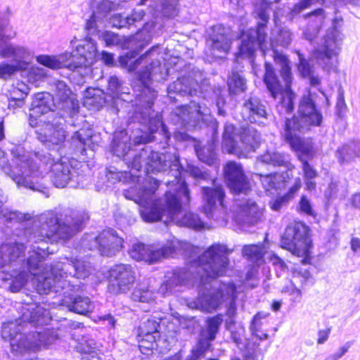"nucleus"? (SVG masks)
<instances>
[{
	"label": "nucleus",
	"mask_w": 360,
	"mask_h": 360,
	"mask_svg": "<svg viewBox=\"0 0 360 360\" xmlns=\"http://www.w3.org/2000/svg\"><path fill=\"white\" fill-rule=\"evenodd\" d=\"M158 49V46H153L135 60H133L132 53H127L119 60L120 65L127 68L129 72L136 70L140 65L143 67L137 76L138 82L142 87L136 96L134 118L137 122L148 125L150 134L144 133L135 137V143H147L154 141L167 143L169 139V133L161 117L152 110L158 94L149 86V83L152 81L160 82L165 80L169 75V69L158 60H152L147 65L148 60L155 56Z\"/></svg>",
	"instance_id": "obj_1"
},
{
	"label": "nucleus",
	"mask_w": 360,
	"mask_h": 360,
	"mask_svg": "<svg viewBox=\"0 0 360 360\" xmlns=\"http://www.w3.org/2000/svg\"><path fill=\"white\" fill-rule=\"evenodd\" d=\"M12 155L13 166H11L5 153L0 148V167L18 186L41 192L49 197L46 188L41 182L48 170L53 184L57 188L79 181L77 172L65 155L56 161L54 154L37 152L34 154V158L20 148L12 150Z\"/></svg>",
	"instance_id": "obj_2"
},
{
	"label": "nucleus",
	"mask_w": 360,
	"mask_h": 360,
	"mask_svg": "<svg viewBox=\"0 0 360 360\" xmlns=\"http://www.w3.org/2000/svg\"><path fill=\"white\" fill-rule=\"evenodd\" d=\"M181 174V167H180ZM166 181L168 186L174 187L172 191L165 193V207H160L159 200L156 198L155 191L159 186V182L150 176L143 179L142 184L138 177L139 183L134 187L123 192L127 199L131 200L141 206L140 214L142 219L147 222L159 221L163 215H167L171 220L180 226H186L195 230L204 227V223L199 217L193 213H186L179 217L181 213V204L190 201L189 191L186 183L181 179V175L177 178Z\"/></svg>",
	"instance_id": "obj_3"
},
{
	"label": "nucleus",
	"mask_w": 360,
	"mask_h": 360,
	"mask_svg": "<svg viewBox=\"0 0 360 360\" xmlns=\"http://www.w3.org/2000/svg\"><path fill=\"white\" fill-rule=\"evenodd\" d=\"M198 250V248L188 243L174 240L161 249L136 243L133 245L129 255L136 261L153 264L162 257H172L174 254H184L193 262V265L197 266L196 273L202 283L207 282L208 278L222 276L226 273L229 263L228 255L232 250H229L224 245L214 244L195 259Z\"/></svg>",
	"instance_id": "obj_4"
},
{
	"label": "nucleus",
	"mask_w": 360,
	"mask_h": 360,
	"mask_svg": "<svg viewBox=\"0 0 360 360\" xmlns=\"http://www.w3.org/2000/svg\"><path fill=\"white\" fill-rule=\"evenodd\" d=\"M322 115L317 110L309 96H304L300 101L298 115L285 118L282 137L302 164L304 179H315L316 170L309 163L314 156V143L310 139L302 138L300 134L308 131L310 127L320 126Z\"/></svg>",
	"instance_id": "obj_5"
},
{
	"label": "nucleus",
	"mask_w": 360,
	"mask_h": 360,
	"mask_svg": "<svg viewBox=\"0 0 360 360\" xmlns=\"http://www.w3.org/2000/svg\"><path fill=\"white\" fill-rule=\"evenodd\" d=\"M131 149L130 137L125 131L116 132L112 142L114 155L123 158L129 167L136 171L144 168V172L150 173L167 172V175L175 179L180 175L179 158L172 153H159L149 147L143 148L139 153L134 154L132 160L127 158Z\"/></svg>",
	"instance_id": "obj_6"
},
{
	"label": "nucleus",
	"mask_w": 360,
	"mask_h": 360,
	"mask_svg": "<svg viewBox=\"0 0 360 360\" xmlns=\"http://www.w3.org/2000/svg\"><path fill=\"white\" fill-rule=\"evenodd\" d=\"M45 312L43 308L38 305H26L22 307L20 320L3 324L1 337L10 342L12 350L20 353L28 351L37 352L54 342L56 336L53 332L49 329L32 332L27 335L20 332L22 328V323L42 324Z\"/></svg>",
	"instance_id": "obj_7"
},
{
	"label": "nucleus",
	"mask_w": 360,
	"mask_h": 360,
	"mask_svg": "<svg viewBox=\"0 0 360 360\" xmlns=\"http://www.w3.org/2000/svg\"><path fill=\"white\" fill-rule=\"evenodd\" d=\"M224 172L228 186L237 196L235 198L238 209L236 220L240 224H254L261 217L262 210L254 200L245 198L251 188L242 166L236 162L229 161L224 166Z\"/></svg>",
	"instance_id": "obj_8"
},
{
	"label": "nucleus",
	"mask_w": 360,
	"mask_h": 360,
	"mask_svg": "<svg viewBox=\"0 0 360 360\" xmlns=\"http://www.w3.org/2000/svg\"><path fill=\"white\" fill-rule=\"evenodd\" d=\"M271 49L275 63L281 67V76L284 85L281 84L272 65L268 63H265L264 82L274 98H276L278 95L281 96V101L276 106L278 112L281 115L290 113L294 110L295 94L291 89L292 76L289 60L286 56L278 52L275 48Z\"/></svg>",
	"instance_id": "obj_9"
},
{
	"label": "nucleus",
	"mask_w": 360,
	"mask_h": 360,
	"mask_svg": "<svg viewBox=\"0 0 360 360\" xmlns=\"http://www.w3.org/2000/svg\"><path fill=\"white\" fill-rule=\"evenodd\" d=\"M96 43L91 38H86L79 44L73 53L65 52L58 56L40 55L37 61L53 70L68 68L73 71L87 68L91 65L97 56Z\"/></svg>",
	"instance_id": "obj_10"
},
{
	"label": "nucleus",
	"mask_w": 360,
	"mask_h": 360,
	"mask_svg": "<svg viewBox=\"0 0 360 360\" xmlns=\"http://www.w3.org/2000/svg\"><path fill=\"white\" fill-rule=\"evenodd\" d=\"M281 0H261L262 10L258 12V16L261 20L257 22V29H250L243 33L241 43L236 53V58H252L257 49H259L263 54H266L268 45L266 41L267 34L265 32L266 24L269 19V14L266 9L273 3L279 2Z\"/></svg>",
	"instance_id": "obj_11"
},
{
	"label": "nucleus",
	"mask_w": 360,
	"mask_h": 360,
	"mask_svg": "<svg viewBox=\"0 0 360 360\" xmlns=\"http://www.w3.org/2000/svg\"><path fill=\"white\" fill-rule=\"evenodd\" d=\"M168 96L176 101L173 94L179 96H198L208 100L212 98L217 94L215 90L210 86L208 79L204 74L198 70L193 71L188 76L178 78L167 88Z\"/></svg>",
	"instance_id": "obj_12"
},
{
	"label": "nucleus",
	"mask_w": 360,
	"mask_h": 360,
	"mask_svg": "<svg viewBox=\"0 0 360 360\" xmlns=\"http://www.w3.org/2000/svg\"><path fill=\"white\" fill-rule=\"evenodd\" d=\"M237 297L236 288L233 282H221L214 287L212 292L199 294L198 298L188 304L191 308L198 309L202 311L210 312L217 309L224 302L230 306L227 314L232 317L236 311L235 300Z\"/></svg>",
	"instance_id": "obj_13"
},
{
	"label": "nucleus",
	"mask_w": 360,
	"mask_h": 360,
	"mask_svg": "<svg viewBox=\"0 0 360 360\" xmlns=\"http://www.w3.org/2000/svg\"><path fill=\"white\" fill-rule=\"evenodd\" d=\"M39 222L41 224L40 236L46 237L48 240L54 235L67 239L72 237L82 229L83 218L77 215L66 216L60 222L54 212H48L40 216Z\"/></svg>",
	"instance_id": "obj_14"
},
{
	"label": "nucleus",
	"mask_w": 360,
	"mask_h": 360,
	"mask_svg": "<svg viewBox=\"0 0 360 360\" xmlns=\"http://www.w3.org/2000/svg\"><path fill=\"white\" fill-rule=\"evenodd\" d=\"M342 41L341 33L332 27L327 30L321 44L314 51V57L323 70L329 72L336 69Z\"/></svg>",
	"instance_id": "obj_15"
},
{
	"label": "nucleus",
	"mask_w": 360,
	"mask_h": 360,
	"mask_svg": "<svg viewBox=\"0 0 360 360\" xmlns=\"http://www.w3.org/2000/svg\"><path fill=\"white\" fill-rule=\"evenodd\" d=\"M308 232V227L302 222L288 225L281 239V247L297 257L306 255L309 248Z\"/></svg>",
	"instance_id": "obj_16"
},
{
	"label": "nucleus",
	"mask_w": 360,
	"mask_h": 360,
	"mask_svg": "<svg viewBox=\"0 0 360 360\" xmlns=\"http://www.w3.org/2000/svg\"><path fill=\"white\" fill-rule=\"evenodd\" d=\"M175 116L187 129L200 127L201 122L206 124L215 123V120L211 115V111L207 105L195 101H192L188 105L176 108Z\"/></svg>",
	"instance_id": "obj_17"
},
{
	"label": "nucleus",
	"mask_w": 360,
	"mask_h": 360,
	"mask_svg": "<svg viewBox=\"0 0 360 360\" xmlns=\"http://www.w3.org/2000/svg\"><path fill=\"white\" fill-rule=\"evenodd\" d=\"M53 264L46 266L39 265L35 274L29 270L31 274L37 276L36 290L39 294H49L54 292L63 295V292L67 288L73 287L70 280L61 278L60 275L55 276L53 273Z\"/></svg>",
	"instance_id": "obj_18"
},
{
	"label": "nucleus",
	"mask_w": 360,
	"mask_h": 360,
	"mask_svg": "<svg viewBox=\"0 0 360 360\" xmlns=\"http://www.w3.org/2000/svg\"><path fill=\"white\" fill-rule=\"evenodd\" d=\"M224 191L221 186L203 187V211L208 218L213 219L220 225L226 223L227 218L224 207Z\"/></svg>",
	"instance_id": "obj_19"
},
{
	"label": "nucleus",
	"mask_w": 360,
	"mask_h": 360,
	"mask_svg": "<svg viewBox=\"0 0 360 360\" xmlns=\"http://www.w3.org/2000/svg\"><path fill=\"white\" fill-rule=\"evenodd\" d=\"M41 128L37 130L38 139L43 143L53 153H58L60 156L66 155L63 146L66 134L62 123L53 120L51 123H41Z\"/></svg>",
	"instance_id": "obj_20"
},
{
	"label": "nucleus",
	"mask_w": 360,
	"mask_h": 360,
	"mask_svg": "<svg viewBox=\"0 0 360 360\" xmlns=\"http://www.w3.org/2000/svg\"><path fill=\"white\" fill-rule=\"evenodd\" d=\"M231 36L229 28L221 25H214L206 41L205 54L207 57L222 58L231 48Z\"/></svg>",
	"instance_id": "obj_21"
},
{
	"label": "nucleus",
	"mask_w": 360,
	"mask_h": 360,
	"mask_svg": "<svg viewBox=\"0 0 360 360\" xmlns=\"http://www.w3.org/2000/svg\"><path fill=\"white\" fill-rule=\"evenodd\" d=\"M89 242L90 250L97 248L101 255L111 257L120 252L122 248L123 239L120 237L115 231L109 229L102 231L98 236L92 237L82 241V245L86 246Z\"/></svg>",
	"instance_id": "obj_22"
},
{
	"label": "nucleus",
	"mask_w": 360,
	"mask_h": 360,
	"mask_svg": "<svg viewBox=\"0 0 360 360\" xmlns=\"http://www.w3.org/2000/svg\"><path fill=\"white\" fill-rule=\"evenodd\" d=\"M15 35L16 32L9 25L8 19L0 13V42L10 40ZM0 56L2 58H11L15 61H21L29 56V52L24 46L8 44L0 46Z\"/></svg>",
	"instance_id": "obj_23"
},
{
	"label": "nucleus",
	"mask_w": 360,
	"mask_h": 360,
	"mask_svg": "<svg viewBox=\"0 0 360 360\" xmlns=\"http://www.w3.org/2000/svg\"><path fill=\"white\" fill-rule=\"evenodd\" d=\"M135 282L134 273L128 264L115 265L109 271L108 290L113 294L126 293Z\"/></svg>",
	"instance_id": "obj_24"
},
{
	"label": "nucleus",
	"mask_w": 360,
	"mask_h": 360,
	"mask_svg": "<svg viewBox=\"0 0 360 360\" xmlns=\"http://www.w3.org/2000/svg\"><path fill=\"white\" fill-rule=\"evenodd\" d=\"M53 273L55 276L60 275L65 279L69 277L84 279L90 274V266L84 261L64 257L53 262Z\"/></svg>",
	"instance_id": "obj_25"
},
{
	"label": "nucleus",
	"mask_w": 360,
	"mask_h": 360,
	"mask_svg": "<svg viewBox=\"0 0 360 360\" xmlns=\"http://www.w3.org/2000/svg\"><path fill=\"white\" fill-rule=\"evenodd\" d=\"M53 99L49 93L40 92L35 94L30 109L29 124L37 127L46 122L45 115L52 112Z\"/></svg>",
	"instance_id": "obj_26"
},
{
	"label": "nucleus",
	"mask_w": 360,
	"mask_h": 360,
	"mask_svg": "<svg viewBox=\"0 0 360 360\" xmlns=\"http://www.w3.org/2000/svg\"><path fill=\"white\" fill-rule=\"evenodd\" d=\"M242 114L245 120L258 125L265 124L269 116L266 105L254 95L248 96L244 101Z\"/></svg>",
	"instance_id": "obj_27"
},
{
	"label": "nucleus",
	"mask_w": 360,
	"mask_h": 360,
	"mask_svg": "<svg viewBox=\"0 0 360 360\" xmlns=\"http://www.w3.org/2000/svg\"><path fill=\"white\" fill-rule=\"evenodd\" d=\"M56 97L58 99V108L65 112L70 117L79 111V101L64 81L56 80L53 82Z\"/></svg>",
	"instance_id": "obj_28"
},
{
	"label": "nucleus",
	"mask_w": 360,
	"mask_h": 360,
	"mask_svg": "<svg viewBox=\"0 0 360 360\" xmlns=\"http://www.w3.org/2000/svg\"><path fill=\"white\" fill-rule=\"evenodd\" d=\"M73 287L67 288L63 292V298L60 300V304L72 311L79 314L86 315L93 311L94 305L88 297L81 295H75L73 292L77 287L72 284Z\"/></svg>",
	"instance_id": "obj_29"
},
{
	"label": "nucleus",
	"mask_w": 360,
	"mask_h": 360,
	"mask_svg": "<svg viewBox=\"0 0 360 360\" xmlns=\"http://www.w3.org/2000/svg\"><path fill=\"white\" fill-rule=\"evenodd\" d=\"M98 144V137L93 135L91 131H77L74 133L70 142L68 153L77 156L86 155L87 148L94 150Z\"/></svg>",
	"instance_id": "obj_30"
},
{
	"label": "nucleus",
	"mask_w": 360,
	"mask_h": 360,
	"mask_svg": "<svg viewBox=\"0 0 360 360\" xmlns=\"http://www.w3.org/2000/svg\"><path fill=\"white\" fill-rule=\"evenodd\" d=\"M46 239H48L46 236L41 237L40 235L38 236L36 234L30 236L29 241L32 242L31 248L32 252L29 256L27 264L28 270L33 274H37V270L39 269V265L43 264V259L44 255H47L51 252L49 251V245Z\"/></svg>",
	"instance_id": "obj_31"
},
{
	"label": "nucleus",
	"mask_w": 360,
	"mask_h": 360,
	"mask_svg": "<svg viewBox=\"0 0 360 360\" xmlns=\"http://www.w3.org/2000/svg\"><path fill=\"white\" fill-rule=\"evenodd\" d=\"M159 323L154 318L142 319L138 329L139 347L152 349L158 336Z\"/></svg>",
	"instance_id": "obj_32"
},
{
	"label": "nucleus",
	"mask_w": 360,
	"mask_h": 360,
	"mask_svg": "<svg viewBox=\"0 0 360 360\" xmlns=\"http://www.w3.org/2000/svg\"><path fill=\"white\" fill-rule=\"evenodd\" d=\"M239 148H238V156H246L245 153L254 151L260 143V134L253 127H241L238 133Z\"/></svg>",
	"instance_id": "obj_33"
},
{
	"label": "nucleus",
	"mask_w": 360,
	"mask_h": 360,
	"mask_svg": "<svg viewBox=\"0 0 360 360\" xmlns=\"http://www.w3.org/2000/svg\"><path fill=\"white\" fill-rule=\"evenodd\" d=\"M307 16L309 18V21L307 27L303 32V34L306 39L312 41L318 35L323 23L325 18L324 11L322 8H319L309 13Z\"/></svg>",
	"instance_id": "obj_34"
},
{
	"label": "nucleus",
	"mask_w": 360,
	"mask_h": 360,
	"mask_svg": "<svg viewBox=\"0 0 360 360\" xmlns=\"http://www.w3.org/2000/svg\"><path fill=\"white\" fill-rule=\"evenodd\" d=\"M25 246L19 243H7L0 247V266L15 261L24 253Z\"/></svg>",
	"instance_id": "obj_35"
},
{
	"label": "nucleus",
	"mask_w": 360,
	"mask_h": 360,
	"mask_svg": "<svg viewBox=\"0 0 360 360\" xmlns=\"http://www.w3.org/2000/svg\"><path fill=\"white\" fill-rule=\"evenodd\" d=\"M240 129L231 124L226 123L224 125L223 133V148L229 153L238 154V133Z\"/></svg>",
	"instance_id": "obj_36"
},
{
	"label": "nucleus",
	"mask_w": 360,
	"mask_h": 360,
	"mask_svg": "<svg viewBox=\"0 0 360 360\" xmlns=\"http://www.w3.org/2000/svg\"><path fill=\"white\" fill-rule=\"evenodd\" d=\"M341 164H348L360 157V141H353L340 148L336 153Z\"/></svg>",
	"instance_id": "obj_37"
},
{
	"label": "nucleus",
	"mask_w": 360,
	"mask_h": 360,
	"mask_svg": "<svg viewBox=\"0 0 360 360\" xmlns=\"http://www.w3.org/2000/svg\"><path fill=\"white\" fill-rule=\"evenodd\" d=\"M28 93V86L22 82H16L8 89L11 98L9 106L20 108L24 104V99Z\"/></svg>",
	"instance_id": "obj_38"
},
{
	"label": "nucleus",
	"mask_w": 360,
	"mask_h": 360,
	"mask_svg": "<svg viewBox=\"0 0 360 360\" xmlns=\"http://www.w3.org/2000/svg\"><path fill=\"white\" fill-rule=\"evenodd\" d=\"M292 41V33L287 27H276L271 31L270 37V47L277 46H288Z\"/></svg>",
	"instance_id": "obj_39"
},
{
	"label": "nucleus",
	"mask_w": 360,
	"mask_h": 360,
	"mask_svg": "<svg viewBox=\"0 0 360 360\" xmlns=\"http://www.w3.org/2000/svg\"><path fill=\"white\" fill-rule=\"evenodd\" d=\"M7 276L8 274H6L4 272H3L1 279L5 281H11L9 288L11 291L13 292L20 291L21 288L25 285L28 278V273L24 271H13V274L8 275L9 277Z\"/></svg>",
	"instance_id": "obj_40"
},
{
	"label": "nucleus",
	"mask_w": 360,
	"mask_h": 360,
	"mask_svg": "<svg viewBox=\"0 0 360 360\" xmlns=\"http://www.w3.org/2000/svg\"><path fill=\"white\" fill-rule=\"evenodd\" d=\"M195 149L196 155L200 161L208 165H214L217 163V154L213 143H207V145L202 147L196 146Z\"/></svg>",
	"instance_id": "obj_41"
},
{
	"label": "nucleus",
	"mask_w": 360,
	"mask_h": 360,
	"mask_svg": "<svg viewBox=\"0 0 360 360\" xmlns=\"http://www.w3.org/2000/svg\"><path fill=\"white\" fill-rule=\"evenodd\" d=\"M257 176L263 188L266 191L280 189L284 185L283 177L278 173L265 175L257 174Z\"/></svg>",
	"instance_id": "obj_42"
},
{
	"label": "nucleus",
	"mask_w": 360,
	"mask_h": 360,
	"mask_svg": "<svg viewBox=\"0 0 360 360\" xmlns=\"http://www.w3.org/2000/svg\"><path fill=\"white\" fill-rule=\"evenodd\" d=\"M264 163L277 167H284L288 169H292L294 166L286 159L283 154L278 152H267L260 158Z\"/></svg>",
	"instance_id": "obj_43"
},
{
	"label": "nucleus",
	"mask_w": 360,
	"mask_h": 360,
	"mask_svg": "<svg viewBox=\"0 0 360 360\" xmlns=\"http://www.w3.org/2000/svg\"><path fill=\"white\" fill-rule=\"evenodd\" d=\"M227 85L231 94H238L247 89L245 79L238 72L232 71L228 77Z\"/></svg>",
	"instance_id": "obj_44"
},
{
	"label": "nucleus",
	"mask_w": 360,
	"mask_h": 360,
	"mask_svg": "<svg viewBox=\"0 0 360 360\" xmlns=\"http://www.w3.org/2000/svg\"><path fill=\"white\" fill-rule=\"evenodd\" d=\"M243 255L252 263L259 264L263 262L264 248L262 245H246L243 248Z\"/></svg>",
	"instance_id": "obj_45"
},
{
	"label": "nucleus",
	"mask_w": 360,
	"mask_h": 360,
	"mask_svg": "<svg viewBox=\"0 0 360 360\" xmlns=\"http://www.w3.org/2000/svg\"><path fill=\"white\" fill-rule=\"evenodd\" d=\"M113 6L114 4L111 1L107 0L103 1L98 5L96 10L92 13L94 18H97L98 22H99L100 24L105 25L111 15L110 13Z\"/></svg>",
	"instance_id": "obj_46"
},
{
	"label": "nucleus",
	"mask_w": 360,
	"mask_h": 360,
	"mask_svg": "<svg viewBox=\"0 0 360 360\" xmlns=\"http://www.w3.org/2000/svg\"><path fill=\"white\" fill-rule=\"evenodd\" d=\"M222 322L223 316L220 314L207 320L206 338L209 341H213L216 338Z\"/></svg>",
	"instance_id": "obj_47"
},
{
	"label": "nucleus",
	"mask_w": 360,
	"mask_h": 360,
	"mask_svg": "<svg viewBox=\"0 0 360 360\" xmlns=\"http://www.w3.org/2000/svg\"><path fill=\"white\" fill-rule=\"evenodd\" d=\"M155 293L148 287L138 286L131 293V299L136 302H150L155 300Z\"/></svg>",
	"instance_id": "obj_48"
},
{
	"label": "nucleus",
	"mask_w": 360,
	"mask_h": 360,
	"mask_svg": "<svg viewBox=\"0 0 360 360\" xmlns=\"http://www.w3.org/2000/svg\"><path fill=\"white\" fill-rule=\"evenodd\" d=\"M187 277V273L185 271L176 269L167 272L165 276V281L169 283L170 287L174 288L176 286L184 284Z\"/></svg>",
	"instance_id": "obj_49"
},
{
	"label": "nucleus",
	"mask_w": 360,
	"mask_h": 360,
	"mask_svg": "<svg viewBox=\"0 0 360 360\" xmlns=\"http://www.w3.org/2000/svg\"><path fill=\"white\" fill-rule=\"evenodd\" d=\"M102 91L97 89L89 88L85 92V103L89 105H94L96 108L101 107L105 101L101 97Z\"/></svg>",
	"instance_id": "obj_50"
},
{
	"label": "nucleus",
	"mask_w": 360,
	"mask_h": 360,
	"mask_svg": "<svg viewBox=\"0 0 360 360\" xmlns=\"http://www.w3.org/2000/svg\"><path fill=\"white\" fill-rule=\"evenodd\" d=\"M179 0H161L162 13L167 18H174L179 13Z\"/></svg>",
	"instance_id": "obj_51"
},
{
	"label": "nucleus",
	"mask_w": 360,
	"mask_h": 360,
	"mask_svg": "<svg viewBox=\"0 0 360 360\" xmlns=\"http://www.w3.org/2000/svg\"><path fill=\"white\" fill-rule=\"evenodd\" d=\"M185 172L194 178L195 180H206L209 177V173L203 170L192 162L186 164Z\"/></svg>",
	"instance_id": "obj_52"
},
{
	"label": "nucleus",
	"mask_w": 360,
	"mask_h": 360,
	"mask_svg": "<svg viewBox=\"0 0 360 360\" xmlns=\"http://www.w3.org/2000/svg\"><path fill=\"white\" fill-rule=\"evenodd\" d=\"M3 196H0V217L6 222H18L22 220V214L18 212L10 211L3 207Z\"/></svg>",
	"instance_id": "obj_53"
},
{
	"label": "nucleus",
	"mask_w": 360,
	"mask_h": 360,
	"mask_svg": "<svg viewBox=\"0 0 360 360\" xmlns=\"http://www.w3.org/2000/svg\"><path fill=\"white\" fill-rule=\"evenodd\" d=\"M77 351L84 355L91 353L96 349V342L94 339L84 338L76 347Z\"/></svg>",
	"instance_id": "obj_54"
},
{
	"label": "nucleus",
	"mask_w": 360,
	"mask_h": 360,
	"mask_svg": "<svg viewBox=\"0 0 360 360\" xmlns=\"http://www.w3.org/2000/svg\"><path fill=\"white\" fill-rule=\"evenodd\" d=\"M292 274L293 278L300 283L302 288L305 287L311 279L310 272L306 269H295Z\"/></svg>",
	"instance_id": "obj_55"
},
{
	"label": "nucleus",
	"mask_w": 360,
	"mask_h": 360,
	"mask_svg": "<svg viewBox=\"0 0 360 360\" xmlns=\"http://www.w3.org/2000/svg\"><path fill=\"white\" fill-rule=\"evenodd\" d=\"M297 53L299 57V64L297 66L298 71L302 77H308L314 73L312 68L299 51H297Z\"/></svg>",
	"instance_id": "obj_56"
},
{
	"label": "nucleus",
	"mask_w": 360,
	"mask_h": 360,
	"mask_svg": "<svg viewBox=\"0 0 360 360\" xmlns=\"http://www.w3.org/2000/svg\"><path fill=\"white\" fill-rule=\"evenodd\" d=\"M269 262L274 266L277 276H280L281 274L288 271V266L285 262L280 258L277 255L273 253L269 257Z\"/></svg>",
	"instance_id": "obj_57"
},
{
	"label": "nucleus",
	"mask_w": 360,
	"mask_h": 360,
	"mask_svg": "<svg viewBox=\"0 0 360 360\" xmlns=\"http://www.w3.org/2000/svg\"><path fill=\"white\" fill-rule=\"evenodd\" d=\"M282 293L288 294L292 297V300L295 301L302 297V293L300 288H297L292 281H289L281 289Z\"/></svg>",
	"instance_id": "obj_58"
},
{
	"label": "nucleus",
	"mask_w": 360,
	"mask_h": 360,
	"mask_svg": "<svg viewBox=\"0 0 360 360\" xmlns=\"http://www.w3.org/2000/svg\"><path fill=\"white\" fill-rule=\"evenodd\" d=\"M129 19L127 15L123 16L119 13L111 15L107 21L112 27L122 28L129 26Z\"/></svg>",
	"instance_id": "obj_59"
},
{
	"label": "nucleus",
	"mask_w": 360,
	"mask_h": 360,
	"mask_svg": "<svg viewBox=\"0 0 360 360\" xmlns=\"http://www.w3.org/2000/svg\"><path fill=\"white\" fill-rule=\"evenodd\" d=\"M122 85V82L116 76H111L108 79V90L114 97L124 93Z\"/></svg>",
	"instance_id": "obj_60"
},
{
	"label": "nucleus",
	"mask_w": 360,
	"mask_h": 360,
	"mask_svg": "<svg viewBox=\"0 0 360 360\" xmlns=\"http://www.w3.org/2000/svg\"><path fill=\"white\" fill-rule=\"evenodd\" d=\"M103 25V24H100L98 22L97 18H94V15H91V18L86 22L85 29L89 34L94 35L98 32V28L102 27Z\"/></svg>",
	"instance_id": "obj_61"
},
{
	"label": "nucleus",
	"mask_w": 360,
	"mask_h": 360,
	"mask_svg": "<svg viewBox=\"0 0 360 360\" xmlns=\"http://www.w3.org/2000/svg\"><path fill=\"white\" fill-rule=\"evenodd\" d=\"M269 316L268 313L266 312H258L255 314L252 319L250 325V330L252 332H255L259 328H262L263 325V320H264Z\"/></svg>",
	"instance_id": "obj_62"
},
{
	"label": "nucleus",
	"mask_w": 360,
	"mask_h": 360,
	"mask_svg": "<svg viewBox=\"0 0 360 360\" xmlns=\"http://www.w3.org/2000/svg\"><path fill=\"white\" fill-rule=\"evenodd\" d=\"M18 67L16 65L0 63V79H7L10 77L17 70Z\"/></svg>",
	"instance_id": "obj_63"
},
{
	"label": "nucleus",
	"mask_w": 360,
	"mask_h": 360,
	"mask_svg": "<svg viewBox=\"0 0 360 360\" xmlns=\"http://www.w3.org/2000/svg\"><path fill=\"white\" fill-rule=\"evenodd\" d=\"M299 209L301 212L306 214L314 216V212L312 208L310 201L307 198L306 196L302 195L299 202Z\"/></svg>",
	"instance_id": "obj_64"
}]
</instances>
